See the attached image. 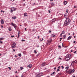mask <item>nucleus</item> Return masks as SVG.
Returning <instances> with one entry per match:
<instances>
[{
  "instance_id": "dca6fc26",
  "label": "nucleus",
  "mask_w": 77,
  "mask_h": 77,
  "mask_svg": "<svg viewBox=\"0 0 77 77\" xmlns=\"http://www.w3.org/2000/svg\"><path fill=\"white\" fill-rule=\"evenodd\" d=\"M75 63L74 61H72L71 64V65H72V66H73Z\"/></svg>"
},
{
  "instance_id": "09e8293b",
  "label": "nucleus",
  "mask_w": 77,
  "mask_h": 77,
  "mask_svg": "<svg viewBox=\"0 0 77 77\" xmlns=\"http://www.w3.org/2000/svg\"><path fill=\"white\" fill-rule=\"evenodd\" d=\"M21 41H22V42H23V41H25V40H23V39H22Z\"/></svg>"
},
{
  "instance_id": "5fc2aeb1",
  "label": "nucleus",
  "mask_w": 77,
  "mask_h": 77,
  "mask_svg": "<svg viewBox=\"0 0 77 77\" xmlns=\"http://www.w3.org/2000/svg\"><path fill=\"white\" fill-rule=\"evenodd\" d=\"M33 5H36V4H35V3H34V4H33Z\"/></svg>"
},
{
  "instance_id": "a211bd4d",
  "label": "nucleus",
  "mask_w": 77,
  "mask_h": 77,
  "mask_svg": "<svg viewBox=\"0 0 77 77\" xmlns=\"http://www.w3.org/2000/svg\"><path fill=\"white\" fill-rule=\"evenodd\" d=\"M17 17L15 16L13 17H12V19H16Z\"/></svg>"
},
{
  "instance_id": "9b49d317",
  "label": "nucleus",
  "mask_w": 77,
  "mask_h": 77,
  "mask_svg": "<svg viewBox=\"0 0 77 77\" xmlns=\"http://www.w3.org/2000/svg\"><path fill=\"white\" fill-rule=\"evenodd\" d=\"M67 3H68L67 1H65L64 2L63 4L64 5H66L67 4Z\"/></svg>"
},
{
  "instance_id": "49530a36",
  "label": "nucleus",
  "mask_w": 77,
  "mask_h": 77,
  "mask_svg": "<svg viewBox=\"0 0 77 77\" xmlns=\"http://www.w3.org/2000/svg\"><path fill=\"white\" fill-rule=\"evenodd\" d=\"M77 53V51H75L74 52V53Z\"/></svg>"
},
{
  "instance_id": "0e129e2a",
  "label": "nucleus",
  "mask_w": 77,
  "mask_h": 77,
  "mask_svg": "<svg viewBox=\"0 0 77 77\" xmlns=\"http://www.w3.org/2000/svg\"><path fill=\"white\" fill-rule=\"evenodd\" d=\"M74 8H77V7H75V6H74Z\"/></svg>"
},
{
  "instance_id": "9d476101",
  "label": "nucleus",
  "mask_w": 77,
  "mask_h": 77,
  "mask_svg": "<svg viewBox=\"0 0 77 77\" xmlns=\"http://www.w3.org/2000/svg\"><path fill=\"white\" fill-rule=\"evenodd\" d=\"M71 38H72V36H69L67 38V40H69V39H71Z\"/></svg>"
},
{
  "instance_id": "338daca9",
  "label": "nucleus",
  "mask_w": 77,
  "mask_h": 77,
  "mask_svg": "<svg viewBox=\"0 0 77 77\" xmlns=\"http://www.w3.org/2000/svg\"><path fill=\"white\" fill-rule=\"evenodd\" d=\"M2 56V54H0V56Z\"/></svg>"
},
{
  "instance_id": "0eeeda50",
  "label": "nucleus",
  "mask_w": 77,
  "mask_h": 77,
  "mask_svg": "<svg viewBox=\"0 0 77 77\" xmlns=\"http://www.w3.org/2000/svg\"><path fill=\"white\" fill-rule=\"evenodd\" d=\"M45 65H46V63H45V62H44L42 64V66H44Z\"/></svg>"
},
{
  "instance_id": "f704fd0d",
  "label": "nucleus",
  "mask_w": 77,
  "mask_h": 77,
  "mask_svg": "<svg viewBox=\"0 0 77 77\" xmlns=\"http://www.w3.org/2000/svg\"><path fill=\"white\" fill-rule=\"evenodd\" d=\"M11 38H14V35H12V36L11 35Z\"/></svg>"
},
{
  "instance_id": "e2e57ef3",
  "label": "nucleus",
  "mask_w": 77,
  "mask_h": 77,
  "mask_svg": "<svg viewBox=\"0 0 77 77\" xmlns=\"http://www.w3.org/2000/svg\"><path fill=\"white\" fill-rule=\"evenodd\" d=\"M55 37H56V35H54L53 36V37H54V38Z\"/></svg>"
},
{
  "instance_id": "bb28decb",
  "label": "nucleus",
  "mask_w": 77,
  "mask_h": 77,
  "mask_svg": "<svg viewBox=\"0 0 77 77\" xmlns=\"http://www.w3.org/2000/svg\"><path fill=\"white\" fill-rule=\"evenodd\" d=\"M34 53H37V52H36V50H35L34 51Z\"/></svg>"
},
{
  "instance_id": "052dcab7",
  "label": "nucleus",
  "mask_w": 77,
  "mask_h": 77,
  "mask_svg": "<svg viewBox=\"0 0 77 77\" xmlns=\"http://www.w3.org/2000/svg\"><path fill=\"white\" fill-rule=\"evenodd\" d=\"M15 57H17V55H15Z\"/></svg>"
},
{
  "instance_id": "f03ea898",
  "label": "nucleus",
  "mask_w": 77,
  "mask_h": 77,
  "mask_svg": "<svg viewBox=\"0 0 77 77\" xmlns=\"http://www.w3.org/2000/svg\"><path fill=\"white\" fill-rule=\"evenodd\" d=\"M74 71H75L74 69H73L72 70L70 69L68 71L69 74H73V73H74Z\"/></svg>"
},
{
  "instance_id": "412c9836",
  "label": "nucleus",
  "mask_w": 77,
  "mask_h": 77,
  "mask_svg": "<svg viewBox=\"0 0 77 77\" xmlns=\"http://www.w3.org/2000/svg\"><path fill=\"white\" fill-rule=\"evenodd\" d=\"M54 74H56V72H54L52 73L51 74V75H54Z\"/></svg>"
},
{
  "instance_id": "4d7b16f0",
  "label": "nucleus",
  "mask_w": 77,
  "mask_h": 77,
  "mask_svg": "<svg viewBox=\"0 0 77 77\" xmlns=\"http://www.w3.org/2000/svg\"><path fill=\"white\" fill-rule=\"evenodd\" d=\"M60 66L58 67V68H60Z\"/></svg>"
},
{
  "instance_id": "4468645a",
  "label": "nucleus",
  "mask_w": 77,
  "mask_h": 77,
  "mask_svg": "<svg viewBox=\"0 0 77 77\" xmlns=\"http://www.w3.org/2000/svg\"><path fill=\"white\" fill-rule=\"evenodd\" d=\"M51 5L52 6H54V3L53 2L51 3Z\"/></svg>"
},
{
  "instance_id": "864d4df0",
  "label": "nucleus",
  "mask_w": 77,
  "mask_h": 77,
  "mask_svg": "<svg viewBox=\"0 0 77 77\" xmlns=\"http://www.w3.org/2000/svg\"><path fill=\"white\" fill-rule=\"evenodd\" d=\"M1 12H3V13H4V12L5 11H3L2 10H1Z\"/></svg>"
},
{
  "instance_id": "4c0bfd02",
  "label": "nucleus",
  "mask_w": 77,
  "mask_h": 77,
  "mask_svg": "<svg viewBox=\"0 0 77 77\" xmlns=\"http://www.w3.org/2000/svg\"><path fill=\"white\" fill-rule=\"evenodd\" d=\"M48 12L50 14L51 12V11L50 10H48Z\"/></svg>"
},
{
  "instance_id": "774afa93",
  "label": "nucleus",
  "mask_w": 77,
  "mask_h": 77,
  "mask_svg": "<svg viewBox=\"0 0 77 77\" xmlns=\"http://www.w3.org/2000/svg\"><path fill=\"white\" fill-rule=\"evenodd\" d=\"M72 77H75V76H74V75H72Z\"/></svg>"
},
{
  "instance_id": "6e6552de",
  "label": "nucleus",
  "mask_w": 77,
  "mask_h": 77,
  "mask_svg": "<svg viewBox=\"0 0 77 77\" xmlns=\"http://www.w3.org/2000/svg\"><path fill=\"white\" fill-rule=\"evenodd\" d=\"M65 59L66 61H68V60H69V59H70V58H69L68 57H66V58Z\"/></svg>"
},
{
  "instance_id": "de8ad7c7",
  "label": "nucleus",
  "mask_w": 77,
  "mask_h": 77,
  "mask_svg": "<svg viewBox=\"0 0 77 77\" xmlns=\"http://www.w3.org/2000/svg\"><path fill=\"white\" fill-rule=\"evenodd\" d=\"M59 59H60L61 60H62V58L60 57H59Z\"/></svg>"
},
{
  "instance_id": "c756f323",
  "label": "nucleus",
  "mask_w": 77,
  "mask_h": 77,
  "mask_svg": "<svg viewBox=\"0 0 77 77\" xmlns=\"http://www.w3.org/2000/svg\"><path fill=\"white\" fill-rule=\"evenodd\" d=\"M60 36H61V37H62V33L60 34Z\"/></svg>"
},
{
  "instance_id": "680f3d73",
  "label": "nucleus",
  "mask_w": 77,
  "mask_h": 77,
  "mask_svg": "<svg viewBox=\"0 0 77 77\" xmlns=\"http://www.w3.org/2000/svg\"><path fill=\"white\" fill-rule=\"evenodd\" d=\"M1 26L2 27V28L3 29V26L2 25Z\"/></svg>"
},
{
  "instance_id": "473e14b6",
  "label": "nucleus",
  "mask_w": 77,
  "mask_h": 77,
  "mask_svg": "<svg viewBox=\"0 0 77 77\" xmlns=\"http://www.w3.org/2000/svg\"><path fill=\"white\" fill-rule=\"evenodd\" d=\"M61 68H62V69H63L64 68V67L63 66H61Z\"/></svg>"
},
{
  "instance_id": "a19ab883",
  "label": "nucleus",
  "mask_w": 77,
  "mask_h": 77,
  "mask_svg": "<svg viewBox=\"0 0 77 77\" xmlns=\"http://www.w3.org/2000/svg\"><path fill=\"white\" fill-rule=\"evenodd\" d=\"M0 43H1V44H3V42L0 41Z\"/></svg>"
},
{
  "instance_id": "72a5a7b5",
  "label": "nucleus",
  "mask_w": 77,
  "mask_h": 77,
  "mask_svg": "<svg viewBox=\"0 0 77 77\" xmlns=\"http://www.w3.org/2000/svg\"><path fill=\"white\" fill-rule=\"evenodd\" d=\"M8 68L10 70H11V67H8Z\"/></svg>"
},
{
  "instance_id": "5701e85b",
  "label": "nucleus",
  "mask_w": 77,
  "mask_h": 77,
  "mask_svg": "<svg viewBox=\"0 0 77 77\" xmlns=\"http://www.w3.org/2000/svg\"><path fill=\"white\" fill-rule=\"evenodd\" d=\"M10 12H11V13H12V12H14V10H13L12 9H12H11Z\"/></svg>"
},
{
  "instance_id": "aec40b11",
  "label": "nucleus",
  "mask_w": 77,
  "mask_h": 77,
  "mask_svg": "<svg viewBox=\"0 0 77 77\" xmlns=\"http://www.w3.org/2000/svg\"><path fill=\"white\" fill-rule=\"evenodd\" d=\"M58 75L59 77H60V76L62 75V73H58Z\"/></svg>"
},
{
  "instance_id": "423d86ee",
  "label": "nucleus",
  "mask_w": 77,
  "mask_h": 77,
  "mask_svg": "<svg viewBox=\"0 0 77 77\" xmlns=\"http://www.w3.org/2000/svg\"><path fill=\"white\" fill-rule=\"evenodd\" d=\"M66 57H69V58L70 59L71 57V54H68Z\"/></svg>"
},
{
  "instance_id": "f3484780",
  "label": "nucleus",
  "mask_w": 77,
  "mask_h": 77,
  "mask_svg": "<svg viewBox=\"0 0 77 77\" xmlns=\"http://www.w3.org/2000/svg\"><path fill=\"white\" fill-rule=\"evenodd\" d=\"M27 13H25L24 14V16L27 17Z\"/></svg>"
},
{
  "instance_id": "c85d7f7f",
  "label": "nucleus",
  "mask_w": 77,
  "mask_h": 77,
  "mask_svg": "<svg viewBox=\"0 0 77 77\" xmlns=\"http://www.w3.org/2000/svg\"><path fill=\"white\" fill-rule=\"evenodd\" d=\"M66 35H64L63 36V37L66 38Z\"/></svg>"
},
{
  "instance_id": "f8f14e48",
  "label": "nucleus",
  "mask_w": 77,
  "mask_h": 77,
  "mask_svg": "<svg viewBox=\"0 0 77 77\" xmlns=\"http://www.w3.org/2000/svg\"><path fill=\"white\" fill-rule=\"evenodd\" d=\"M1 24H4V21H3V20L2 19L1 20Z\"/></svg>"
},
{
  "instance_id": "13d9d810",
  "label": "nucleus",
  "mask_w": 77,
  "mask_h": 77,
  "mask_svg": "<svg viewBox=\"0 0 77 77\" xmlns=\"http://www.w3.org/2000/svg\"><path fill=\"white\" fill-rule=\"evenodd\" d=\"M21 77H23V75H21Z\"/></svg>"
},
{
  "instance_id": "3c124183",
  "label": "nucleus",
  "mask_w": 77,
  "mask_h": 77,
  "mask_svg": "<svg viewBox=\"0 0 77 77\" xmlns=\"http://www.w3.org/2000/svg\"><path fill=\"white\" fill-rule=\"evenodd\" d=\"M73 43H74V44H75V41H74L73 42Z\"/></svg>"
},
{
  "instance_id": "20e7f679",
  "label": "nucleus",
  "mask_w": 77,
  "mask_h": 77,
  "mask_svg": "<svg viewBox=\"0 0 77 77\" xmlns=\"http://www.w3.org/2000/svg\"><path fill=\"white\" fill-rule=\"evenodd\" d=\"M16 45V44L15 42H14L13 43V44L11 45V47L12 48H15L16 47V46H15V45Z\"/></svg>"
},
{
  "instance_id": "ea45409f",
  "label": "nucleus",
  "mask_w": 77,
  "mask_h": 77,
  "mask_svg": "<svg viewBox=\"0 0 77 77\" xmlns=\"http://www.w3.org/2000/svg\"><path fill=\"white\" fill-rule=\"evenodd\" d=\"M74 63H76V62H77V61L76 60H75L74 61Z\"/></svg>"
},
{
  "instance_id": "37998d69",
  "label": "nucleus",
  "mask_w": 77,
  "mask_h": 77,
  "mask_svg": "<svg viewBox=\"0 0 77 77\" xmlns=\"http://www.w3.org/2000/svg\"><path fill=\"white\" fill-rule=\"evenodd\" d=\"M13 51H14V52L15 51V49H13Z\"/></svg>"
},
{
  "instance_id": "393cba45",
  "label": "nucleus",
  "mask_w": 77,
  "mask_h": 77,
  "mask_svg": "<svg viewBox=\"0 0 77 77\" xmlns=\"http://www.w3.org/2000/svg\"><path fill=\"white\" fill-rule=\"evenodd\" d=\"M61 33L62 34H65V31H63Z\"/></svg>"
},
{
  "instance_id": "603ef678",
  "label": "nucleus",
  "mask_w": 77,
  "mask_h": 77,
  "mask_svg": "<svg viewBox=\"0 0 77 77\" xmlns=\"http://www.w3.org/2000/svg\"><path fill=\"white\" fill-rule=\"evenodd\" d=\"M63 39H65V37H63L62 38Z\"/></svg>"
},
{
  "instance_id": "7c9ffc66",
  "label": "nucleus",
  "mask_w": 77,
  "mask_h": 77,
  "mask_svg": "<svg viewBox=\"0 0 77 77\" xmlns=\"http://www.w3.org/2000/svg\"><path fill=\"white\" fill-rule=\"evenodd\" d=\"M60 71V69H58L57 70V71Z\"/></svg>"
},
{
  "instance_id": "4be33fe9",
  "label": "nucleus",
  "mask_w": 77,
  "mask_h": 77,
  "mask_svg": "<svg viewBox=\"0 0 77 77\" xmlns=\"http://www.w3.org/2000/svg\"><path fill=\"white\" fill-rule=\"evenodd\" d=\"M3 39H4V38H0V41H2V40H3Z\"/></svg>"
},
{
  "instance_id": "8fccbe9b",
  "label": "nucleus",
  "mask_w": 77,
  "mask_h": 77,
  "mask_svg": "<svg viewBox=\"0 0 77 77\" xmlns=\"http://www.w3.org/2000/svg\"><path fill=\"white\" fill-rule=\"evenodd\" d=\"M57 68H56V67H55V68H54V69H56Z\"/></svg>"
},
{
  "instance_id": "58836bf2",
  "label": "nucleus",
  "mask_w": 77,
  "mask_h": 77,
  "mask_svg": "<svg viewBox=\"0 0 77 77\" xmlns=\"http://www.w3.org/2000/svg\"><path fill=\"white\" fill-rule=\"evenodd\" d=\"M41 39V41H43V40H44V38H42V40H41V39Z\"/></svg>"
},
{
  "instance_id": "c9c22d12",
  "label": "nucleus",
  "mask_w": 77,
  "mask_h": 77,
  "mask_svg": "<svg viewBox=\"0 0 77 77\" xmlns=\"http://www.w3.org/2000/svg\"><path fill=\"white\" fill-rule=\"evenodd\" d=\"M58 47L59 48H61V46L60 45H58Z\"/></svg>"
},
{
  "instance_id": "2f4dec72",
  "label": "nucleus",
  "mask_w": 77,
  "mask_h": 77,
  "mask_svg": "<svg viewBox=\"0 0 77 77\" xmlns=\"http://www.w3.org/2000/svg\"><path fill=\"white\" fill-rule=\"evenodd\" d=\"M64 17H66V13H65L64 14Z\"/></svg>"
},
{
  "instance_id": "b1692460",
  "label": "nucleus",
  "mask_w": 77,
  "mask_h": 77,
  "mask_svg": "<svg viewBox=\"0 0 77 77\" xmlns=\"http://www.w3.org/2000/svg\"><path fill=\"white\" fill-rule=\"evenodd\" d=\"M18 56L20 57H21V53L20 54H19Z\"/></svg>"
},
{
  "instance_id": "bf43d9fd",
  "label": "nucleus",
  "mask_w": 77,
  "mask_h": 77,
  "mask_svg": "<svg viewBox=\"0 0 77 77\" xmlns=\"http://www.w3.org/2000/svg\"><path fill=\"white\" fill-rule=\"evenodd\" d=\"M60 40L62 39V38H60Z\"/></svg>"
},
{
  "instance_id": "79ce46f5",
  "label": "nucleus",
  "mask_w": 77,
  "mask_h": 77,
  "mask_svg": "<svg viewBox=\"0 0 77 77\" xmlns=\"http://www.w3.org/2000/svg\"><path fill=\"white\" fill-rule=\"evenodd\" d=\"M20 68H21L22 69H24V68L22 67H20Z\"/></svg>"
},
{
  "instance_id": "6ab92c4d",
  "label": "nucleus",
  "mask_w": 77,
  "mask_h": 77,
  "mask_svg": "<svg viewBox=\"0 0 77 77\" xmlns=\"http://www.w3.org/2000/svg\"><path fill=\"white\" fill-rule=\"evenodd\" d=\"M28 67H29V68H31L32 67V65L31 64H29V65L27 66Z\"/></svg>"
},
{
  "instance_id": "7ed1b4c3",
  "label": "nucleus",
  "mask_w": 77,
  "mask_h": 77,
  "mask_svg": "<svg viewBox=\"0 0 77 77\" xmlns=\"http://www.w3.org/2000/svg\"><path fill=\"white\" fill-rule=\"evenodd\" d=\"M52 42V39H51V38L47 42V44L48 45H50V44L51 43V42Z\"/></svg>"
},
{
  "instance_id": "1a4fd4ad",
  "label": "nucleus",
  "mask_w": 77,
  "mask_h": 77,
  "mask_svg": "<svg viewBox=\"0 0 77 77\" xmlns=\"http://www.w3.org/2000/svg\"><path fill=\"white\" fill-rule=\"evenodd\" d=\"M56 19H53L51 21V23H54V22H55Z\"/></svg>"
},
{
  "instance_id": "c03bdc74",
  "label": "nucleus",
  "mask_w": 77,
  "mask_h": 77,
  "mask_svg": "<svg viewBox=\"0 0 77 77\" xmlns=\"http://www.w3.org/2000/svg\"><path fill=\"white\" fill-rule=\"evenodd\" d=\"M20 34H18V38H19V37H20Z\"/></svg>"
},
{
  "instance_id": "f257e3e1",
  "label": "nucleus",
  "mask_w": 77,
  "mask_h": 77,
  "mask_svg": "<svg viewBox=\"0 0 77 77\" xmlns=\"http://www.w3.org/2000/svg\"><path fill=\"white\" fill-rule=\"evenodd\" d=\"M71 20H70L69 18H67L64 23V25L65 26H67L69 24Z\"/></svg>"
},
{
  "instance_id": "6e6d98bb",
  "label": "nucleus",
  "mask_w": 77,
  "mask_h": 77,
  "mask_svg": "<svg viewBox=\"0 0 77 77\" xmlns=\"http://www.w3.org/2000/svg\"><path fill=\"white\" fill-rule=\"evenodd\" d=\"M18 35H20V31H19V32L18 33Z\"/></svg>"
},
{
  "instance_id": "cd10ccee",
  "label": "nucleus",
  "mask_w": 77,
  "mask_h": 77,
  "mask_svg": "<svg viewBox=\"0 0 77 77\" xmlns=\"http://www.w3.org/2000/svg\"><path fill=\"white\" fill-rule=\"evenodd\" d=\"M69 68V67L68 66L66 67V69H68Z\"/></svg>"
},
{
  "instance_id": "69168bd1",
  "label": "nucleus",
  "mask_w": 77,
  "mask_h": 77,
  "mask_svg": "<svg viewBox=\"0 0 77 77\" xmlns=\"http://www.w3.org/2000/svg\"><path fill=\"white\" fill-rule=\"evenodd\" d=\"M27 29V28H25V30H26Z\"/></svg>"
},
{
  "instance_id": "a18cd8bd",
  "label": "nucleus",
  "mask_w": 77,
  "mask_h": 77,
  "mask_svg": "<svg viewBox=\"0 0 77 77\" xmlns=\"http://www.w3.org/2000/svg\"><path fill=\"white\" fill-rule=\"evenodd\" d=\"M51 30L49 31V33H51Z\"/></svg>"
},
{
  "instance_id": "e433bc0d",
  "label": "nucleus",
  "mask_w": 77,
  "mask_h": 77,
  "mask_svg": "<svg viewBox=\"0 0 77 77\" xmlns=\"http://www.w3.org/2000/svg\"><path fill=\"white\" fill-rule=\"evenodd\" d=\"M66 12L67 13H68V9H67L66 10Z\"/></svg>"
},
{
  "instance_id": "2eb2a0df",
  "label": "nucleus",
  "mask_w": 77,
  "mask_h": 77,
  "mask_svg": "<svg viewBox=\"0 0 77 77\" xmlns=\"http://www.w3.org/2000/svg\"><path fill=\"white\" fill-rule=\"evenodd\" d=\"M12 9L13 10H14V11H16V10L17 9V8H14V7H13L12 8Z\"/></svg>"
},
{
  "instance_id": "a878e982",
  "label": "nucleus",
  "mask_w": 77,
  "mask_h": 77,
  "mask_svg": "<svg viewBox=\"0 0 77 77\" xmlns=\"http://www.w3.org/2000/svg\"><path fill=\"white\" fill-rule=\"evenodd\" d=\"M8 30H9V31H10L11 32V31L12 30V29H11V28H9L8 29Z\"/></svg>"
},
{
  "instance_id": "ddd939ff",
  "label": "nucleus",
  "mask_w": 77,
  "mask_h": 77,
  "mask_svg": "<svg viewBox=\"0 0 77 77\" xmlns=\"http://www.w3.org/2000/svg\"><path fill=\"white\" fill-rule=\"evenodd\" d=\"M40 75V74H38L36 75V76L37 77H41V76H39V75Z\"/></svg>"
},
{
  "instance_id": "39448f33",
  "label": "nucleus",
  "mask_w": 77,
  "mask_h": 77,
  "mask_svg": "<svg viewBox=\"0 0 77 77\" xmlns=\"http://www.w3.org/2000/svg\"><path fill=\"white\" fill-rule=\"evenodd\" d=\"M11 26H14V28H15V29H17V26L16 24L14 23L13 24V23H11Z\"/></svg>"
}]
</instances>
